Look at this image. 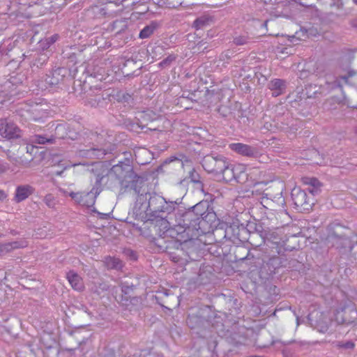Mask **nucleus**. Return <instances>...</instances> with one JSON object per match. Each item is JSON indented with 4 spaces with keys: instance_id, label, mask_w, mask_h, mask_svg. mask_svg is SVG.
<instances>
[{
    "instance_id": "28",
    "label": "nucleus",
    "mask_w": 357,
    "mask_h": 357,
    "mask_svg": "<svg viewBox=\"0 0 357 357\" xmlns=\"http://www.w3.org/2000/svg\"><path fill=\"white\" fill-rule=\"evenodd\" d=\"M6 87L8 89H10V87H13V85L10 82H7L6 83Z\"/></svg>"
},
{
    "instance_id": "20",
    "label": "nucleus",
    "mask_w": 357,
    "mask_h": 357,
    "mask_svg": "<svg viewBox=\"0 0 357 357\" xmlns=\"http://www.w3.org/2000/svg\"><path fill=\"white\" fill-rule=\"evenodd\" d=\"M102 3H114L116 5L121 3L124 0H100Z\"/></svg>"
},
{
    "instance_id": "3",
    "label": "nucleus",
    "mask_w": 357,
    "mask_h": 357,
    "mask_svg": "<svg viewBox=\"0 0 357 357\" xmlns=\"http://www.w3.org/2000/svg\"><path fill=\"white\" fill-rule=\"evenodd\" d=\"M291 198L295 208L300 211H309L313 205V199L309 197L305 191L300 188H294L291 191Z\"/></svg>"
},
{
    "instance_id": "24",
    "label": "nucleus",
    "mask_w": 357,
    "mask_h": 357,
    "mask_svg": "<svg viewBox=\"0 0 357 357\" xmlns=\"http://www.w3.org/2000/svg\"><path fill=\"white\" fill-rule=\"evenodd\" d=\"M288 48L287 47H283V48H278V54H288L287 52Z\"/></svg>"
},
{
    "instance_id": "27",
    "label": "nucleus",
    "mask_w": 357,
    "mask_h": 357,
    "mask_svg": "<svg viewBox=\"0 0 357 357\" xmlns=\"http://www.w3.org/2000/svg\"><path fill=\"white\" fill-rule=\"evenodd\" d=\"M51 197H52V196H51L50 195H47V196H46V197H45V202H46V203H47V205H50V203H49V202H50V198H51Z\"/></svg>"
},
{
    "instance_id": "14",
    "label": "nucleus",
    "mask_w": 357,
    "mask_h": 357,
    "mask_svg": "<svg viewBox=\"0 0 357 357\" xmlns=\"http://www.w3.org/2000/svg\"><path fill=\"white\" fill-rule=\"evenodd\" d=\"M59 36L57 33L52 35L49 38L41 39L39 42L40 47L43 50H47L52 45L57 41Z\"/></svg>"
},
{
    "instance_id": "5",
    "label": "nucleus",
    "mask_w": 357,
    "mask_h": 357,
    "mask_svg": "<svg viewBox=\"0 0 357 357\" xmlns=\"http://www.w3.org/2000/svg\"><path fill=\"white\" fill-rule=\"evenodd\" d=\"M63 194L65 195L70 196L77 204L83 205V206H86L89 207V206H93L95 203V197H92L91 192H71L68 193L66 191H63Z\"/></svg>"
},
{
    "instance_id": "10",
    "label": "nucleus",
    "mask_w": 357,
    "mask_h": 357,
    "mask_svg": "<svg viewBox=\"0 0 357 357\" xmlns=\"http://www.w3.org/2000/svg\"><path fill=\"white\" fill-rule=\"evenodd\" d=\"M67 280L73 289L76 291H82L84 288L82 278L75 272L70 271L67 273Z\"/></svg>"
},
{
    "instance_id": "15",
    "label": "nucleus",
    "mask_w": 357,
    "mask_h": 357,
    "mask_svg": "<svg viewBox=\"0 0 357 357\" xmlns=\"http://www.w3.org/2000/svg\"><path fill=\"white\" fill-rule=\"evenodd\" d=\"M155 4L159 6L168 7V8H176L181 5V0H152Z\"/></svg>"
},
{
    "instance_id": "31",
    "label": "nucleus",
    "mask_w": 357,
    "mask_h": 357,
    "mask_svg": "<svg viewBox=\"0 0 357 357\" xmlns=\"http://www.w3.org/2000/svg\"><path fill=\"white\" fill-rule=\"evenodd\" d=\"M353 2L356 4H357V0H353Z\"/></svg>"
},
{
    "instance_id": "22",
    "label": "nucleus",
    "mask_w": 357,
    "mask_h": 357,
    "mask_svg": "<svg viewBox=\"0 0 357 357\" xmlns=\"http://www.w3.org/2000/svg\"><path fill=\"white\" fill-rule=\"evenodd\" d=\"M15 92L13 93V91H10L9 93H4V92H2V95L1 96H3V98H7L8 100H10V97L15 95Z\"/></svg>"
},
{
    "instance_id": "21",
    "label": "nucleus",
    "mask_w": 357,
    "mask_h": 357,
    "mask_svg": "<svg viewBox=\"0 0 357 357\" xmlns=\"http://www.w3.org/2000/svg\"><path fill=\"white\" fill-rule=\"evenodd\" d=\"M204 24V22L203 20H200V19H197L194 22V26L195 27H196L197 29H200L202 27V26Z\"/></svg>"
},
{
    "instance_id": "34",
    "label": "nucleus",
    "mask_w": 357,
    "mask_h": 357,
    "mask_svg": "<svg viewBox=\"0 0 357 357\" xmlns=\"http://www.w3.org/2000/svg\"><path fill=\"white\" fill-rule=\"evenodd\" d=\"M253 169L255 171H258V169H256V168H254Z\"/></svg>"
},
{
    "instance_id": "13",
    "label": "nucleus",
    "mask_w": 357,
    "mask_h": 357,
    "mask_svg": "<svg viewBox=\"0 0 357 357\" xmlns=\"http://www.w3.org/2000/svg\"><path fill=\"white\" fill-rule=\"evenodd\" d=\"M284 86V82L280 79L272 80L269 84V89L272 91H275L273 94L275 96L280 95Z\"/></svg>"
},
{
    "instance_id": "9",
    "label": "nucleus",
    "mask_w": 357,
    "mask_h": 357,
    "mask_svg": "<svg viewBox=\"0 0 357 357\" xmlns=\"http://www.w3.org/2000/svg\"><path fill=\"white\" fill-rule=\"evenodd\" d=\"M38 105H28L26 104L24 105V107L20 109V115L22 116H24L29 120L33 121H38L40 119L38 117V115L35 114V112H38Z\"/></svg>"
},
{
    "instance_id": "11",
    "label": "nucleus",
    "mask_w": 357,
    "mask_h": 357,
    "mask_svg": "<svg viewBox=\"0 0 357 357\" xmlns=\"http://www.w3.org/2000/svg\"><path fill=\"white\" fill-rule=\"evenodd\" d=\"M309 38L307 31L304 29H300L292 36L285 37V40L292 45H298L300 42L305 41Z\"/></svg>"
},
{
    "instance_id": "17",
    "label": "nucleus",
    "mask_w": 357,
    "mask_h": 357,
    "mask_svg": "<svg viewBox=\"0 0 357 357\" xmlns=\"http://www.w3.org/2000/svg\"><path fill=\"white\" fill-rule=\"evenodd\" d=\"M153 27L150 26H145L139 33V37L140 38H147L151 36L153 33Z\"/></svg>"
},
{
    "instance_id": "2",
    "label": "nucleus",
    "mask_w": 357,
    "mask_h": 357,
    "mask_svg": "<svg viewBox=\"0 0 357 357\" xmlns=\"http://www.w3.org/2000/svg\"><path fill=\"white\" fill-rule=\"evenodd\" d=\"M247 166L242 163H236L230 167L227 165L224 172V181L226 182L235 179L237 182H245L248 180Z\"/></svg>"
},
{
    "instance_id": "26",
    "label": "nucleus",
    "mask_w": 357,
    "mask_h": 357,
    "mask_svg": "<svg viewBox=\"0 0 357 357\" xmlns=\"http://www.w3.org/2000/svg\"><path fill=\"white\" fill-rule=\"evenodd\" d=\"M7 197V195L4 191L0 190V200H3Z\"/></svg>"
},
{
    "instance_id": "4",
    "label": "nucleus",
    "mask_w": 357,
    "mask_h": 357,
    "mask_svg": "<svg viewBox=\"0 0 357 357\" xmlns=\"http://www.w3.org/2000/svg\"><path fill=\"white\" fill-rule=\"evenodd\" d=\"M0 135L7 139H15L22 137V131L13 121L4 118L0 119Z\"/></svg>"
},
{
    "instance_id": "8",
    "label": "nucleus",
    "mask_w": 357,
    "mask_h": 357,
    "mask_svg": "<svg viewBox=\"0 0 357 357\" xmlns=\"http://www.w3.org/2000/svg\"><path fill=\"white\" fill-rule=\"evenodd\" d=\"M301 183L309 186V191L312 194H317L321 190V183L314 177L304 176L301 178Z\"/></svg>"
},
{
    "instance_id": "18",
    "label": "nucleus",
    "mask_w": 357,
    "mask_h": 357,
    "mask_svg": "<svg viewBox=\"0 0 357 357\" xmlns=\"http://www.w3.org/2000/svg\"><path fill=\"white\" fill-rule=\"evenodd\" d=\"M248 38L245 36H240L234 38V43L236 45H243L248 43Z\"/></svg>"
},
{
    "instance_id": "16",
    "label": "nucleus",
    "mask_w": 357,
    "mask_h": 357,
    "mask_svg": "<svg viewBox=\"0 0 357 357\" xmlns=\"http://www.w3.org/2000/svg\"><path fill=\"white\" fill-rule=\"evenodd\" d=\"M105 264L108 268H120L122 266L121 261L116 257H107L105 259Z\"/></svg>"
},
{
    "instance_id": "29",
    "label": "nucleus",
    "mask_w": 357,
    "mask_h": 357,
    "mask_svg": "<svg viewBox=\"0 0 357 357\" xmlns=\"http://www.w3.org/2000/svg\"><path fill=\"white\" fill-rule=\"evenodd\" d=\"M61 173H62V172H57L56 173V176H61Z\"/></svg>"
},
{
    "instance_id": "6",
    "label": "nucleus",
    "mask_w": 357,
    "mask_h": 357,
    "mask_svg": "<svg viewBox=\"0 0 357 357\" xmlns=\"http://www.w3.org/2000/svg\"><path fill=\"white\" fill-rule=\"evenodd\" d=\"M229 147L236 153L246 157H253L257 153L256 148L243 143H232Z\"/></svg>"
},
{
    "instance_id": "19",
    "label": "nucleus",
    "mask_w": 357,
    "mask_h": 357,
    "mask_svg": "<svg viewBox=\"0 0 357 357\" xmlns=\"http://www.w3.org/2000/svg\"><path fill=\"white\" fill-rule=\"evenodd\" d=\"M34 143L40 144H44L46 142H51V139H47L45 137H43L41 135H36L34 137V139L33 140Z\"/></svg>"
},
{
    "instance_id": "1",
    "label": "nucleus",
    "mask_w": 357,
    "mask_h": 357,
    "mask_svg": "<svg viewBox=\"0 0 357 357\" xmlns=\"http://www.w3.org/2000/svg\"><path fill=\"white\" fill-rule=\"evenodd\" d=\"M202 165L203 168L208 173L222 174L224 180V172L226 171L227 166V162L224 158L206 155L203 158Z\"/></svg>"
},
{
    "instance_id": "33",
    "label": "nucleus",
    "mask_w": 357,
    "mask_h": 357,
    "mask_svg": "<svg viewBox=\"0 0 357 357\" xmlns=\"http://www.w3.org/2000/svg\"><path fill=\"white\" fill-rule=\"evenodd\" d=\"M192 181L193 182H198V181L195 180V179H192Z\"/></svg>"
},
{
    "instance_id": "30",
    "label": "nucleus",
    "mask_w": 357,
    "mask_h": 357,
    "mask_svg": "<svg viewBox=\"0 0 357 357\" xmlns=\"http://www.w3.org/2000/svg\"><path fill=\"white\" fill-rule=\"evenodd\" d=\"M261 1L266 3L268 2H270L271 0H261Z\"/></svg>"
},
{
    "instance_id": "23",
    "label": "nucleus",
    "mask_w": 357,
    "mask_h": 357,
    "mask_svg": "<svg viewBox=\"0 0 357 357\" xmlns=\"http://www.w3.org/2000/svg\"><path fill=\"white\" fill-rule=\"evenodd\" d=\"M176 57L174 56H169L165 60H164L162 63H167V62H172L175 60Z\"/></svg>"
},
{
    "instance_id": "32",
    "label": "nucleus",
    "mask_w": 357,
    "mask_h": 357,
    "mask_svg": "<svg viewBox=\"0 0 357 357\" xmlns=\"http://www.w3.org/2000/svg\"><path fill=\"white\" fill-rule=\"evenodd\" d=\"M69 167H70V166H66L63 169H68V168H69Z\"/></svg>"
},
{
    "instance_id": "12",
    "label": "nucleus",
    "mask_w": 357,
    "mask_h": 357,
    "mask_svg": "<svg viewBox=\"0 0 357 357\" xmlns=\"http://www.w3.org/2000/svg\"><path fill=\"white\" fill-rule=\"evenodd\" d=\"M33 192V188L29 185H20L16 188L15 200L20 202L26 199L29 195Z\"/></svg>"
},
{
    "instance_id": "7",
    "label": "nucleus",
    "mask_w": 357,
    "mask_h": 357,
    "mask_svg": "<svg viewBox=\"0 0 357 357\" xmlns=\"http://www.w3.org/2000/svg\"><path fill=\"white\" fill-rule=\"evenodd\" d=\"M28 242L26 240H20L4 244L0 243V256L6 255L16 249L26 248Z\"/></svg>"
},
{
    "instance_id": "25",
    "label": "nucleus",
    "mask_w": 357,
    "mask_h": 357,
    "mask_svg": "<svg viewBox=\"0 0 357 357\" xmlns=\"http://www.w3.org/2000/svg\"><path fill=\"white\" fill-rule=\"evenodd\" d=\"M342 347H345V348H354V344L349 342H347L345 344L342 345Z\"/></svg>"
}]
</instances>
